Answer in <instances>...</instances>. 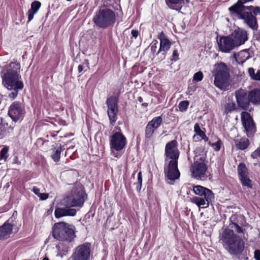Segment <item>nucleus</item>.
I'll use <instances>...</instances> for the list:
<instances>
[{
    "label": "nucleus",
    "mask_w": 260,
    "mask_h": 260,
    "mask_svg": "<svg viewBox=\"0 0 260 260\" xmlns=\"http://www.w3.org/2000/svg\"><path fill=\"white\" fill-rule=\"evenodd\" d=\"M85 196L82 186L80 184L76 185L71 192L62 200L61 204L64 207L57 208L55 210V217L59 218L63 216H75L77 211L72 207H82Z\"/></svg>",
    "instance_id": "nucleus-1"
},
{
    "label": "nucleus",
    "mask_w": 260,
    "mask_h": 260,
    "mask_svg": "<svg viewBox=\"0 0 260 260\" xmlns=\"http://www.w3.org/2000/svg\"><path fill=\"white\" fill-rule=\"evenodd\" d=\"M20 67V63L17 61L11 62L5 66L1 71L3 84L8 90H12L9 95L12 99L17 97L18 91L24 86L19 74Z\"/></svg>",
    "instance_id": "nucleus-2"
},
{
    "label": "nucleus",
    "mask_w": 260,
    "mask_h": 260,
    "mask_svg": "<svg viewBox=\"0 0 260 260\" xmlns=\"http://www.w3.org/2000/svg\"><path fill=\"white\" fill-rule=\"evenodd\" d=\"M177 146V142L174 140L168 143L165 147L164 172L166 177L169 180V183L171 184H173V181L179 179L180 175L178 169L180 152Z\"/></svg>",
    "instance_id": "nucleus-3"
},
{
    "label": "nucleus",
    "mask_w": 260,
    "mask_h": 260,
    "mask_svg": "<svg viewBox=\"0 0 260 260\" xmlns=\"http://www.w3.org/2000/svg\"><path fill=\"white\" fill-rule=\"evenodd\" d=\"M220 240L225 248L232 254L241 253L244 248V243L232 230L226 229L222 233Z\"/></svg>",
    "instance_id": "nucleus-4"
},
{
    "label": "nucleus",
    "mask_w": 260,
    "mask_h": 260,
    "mask_svg": "<svg viewBox=\"0 0 260 260\" xmlns=\"http://www.w3.org/2000/svg\"><path fill=\"white\" fill-rule=\"evenodd\" d=\"M253 6H232L229 8L230 16L238 19H242L247 25L253 30L258 28L256 17L251 12L247 10H251Z\"/></svg>",
    "instance_id": "nucleus-5"
},
{
    "label": "nucleus",
    "mask_w": 260,
    "mask_h": 260,
    "mask_svg": "<svg viewBox=\"0 0 260 260\" xmlns=\"http://www.w3.org/2000/svg\"><path fill=\"white\" fill-rule=\"evenodd\" d=\"M75 226L64 222L54 224L53 228V237L59 241L72 242L75 237Z\"/></svg>",
    "instance_id": "nucleus-6"
},
{
    "label": "nucleus",
    "mask_w": 260,
    "mask_h": 260,
    "mask_svg": "<svg viewBox=\"0 0 260 260\" xmlns=\"http://www.w3.org/2000/svg\"><path fill=\"white\" fill-rule=\"evenodd\" d=\"M229 71L227 66L222 62L216 65L214 85L221 90H225L230 84Z\"/></svg>",
    "instance_id": "nucleus-7"
},
{
    "label": "nucleus",
    "mask_w": 260,
    "mask_h": 260,
    "mask_svg": "<svg viewBox=\"0 0 260 260\" xmlns=\"http://www.w3.org/2000/svg\"><path fill=\"white\" fill-rule=\"evenodd\" d=\"M115 19V14L112 10L103 9L96 12L93 21L98 27L105 28L113 25Z\"/></svg>",
    "instance_id": "nucleus-8"
},
{
    "label": "nucleus",
    "mask_w": 260,
    "mask_h": 260,
    "mask_svg": "<svg viewBox=\"0 0 260 260\" xmlns=\"http://www.w3.org/2000/svg\"><path fill=\"white\" fill-rule=\"evenodd\" d=\"M126 145V139L120 132H114L110 138L111 153L115 157L121 156L120 152Z\"/></svg>",
    "instance_id": "nucleus-9"
},
{
    "label": "nucleus",
    "mask_w": 260,
    "mask_h": 260,
    "mask_svg": "<svg viewBox=\"0 0 260 260\" xmlns=\"http://www.w3.org/2000/svg\"><path fill=\"white\" fill-rule=\"evenodd\" d=\"M91 255V245L84 243L77 246L68 260H90Z\"/></svg>",
    "instance_id": "nucleus-10"
},
{
    "label": "nucleus",
    "mask_w": 260,
    "mask_h": 260,
    "mask_svg": "<svg viewBox=\"0 0 260 260\" xmlns=\"http://www.w3.org/2000/svg\"><path fill=\"white\" fill-rule=\"evenodd\" d=\"M196 179L205 180L207 178L206 172L208 161L206 159V153L204 150L199 155H196Z\"/></svg>",
    "instance_id": "nucleus-11"
},
{
    "label": "nucleus",
    "mask_w": 260,
    "mask_h": 260,
    "mask_svg": "<svg viewBox=\"0 0 260 260\" xmlns=\"http://www.w3.org/2000/svg\"><path fill=\"white\" fill-rule=\"evenodd\" d=\"M106 104L108 107L107 113L110 122L112 125H113L117 119L118 99L113 96H110L107 98Z\"/></svg>",
    "instance_id": "nucleus-12"
},
{
    "label": "nucleus",
    "mask_w": 260,
    "mask_h": 260,
    "mask_svg": "<svg viewBox=\"0 0 260 260\" xmlns=\"http://www.w3.org/2000/svg\"><path fill=\"white\" fill-rule=\"evenodd\" d=\"M241 119L244 131L248 137H251L255 132V126L252 117L247 112H242Z\"/></svg>",
    "instance_id": "nucleus-13"
},
{
    "label": "nucleus",
    "mask_w": 260,
    "mask_h": 260,
    "mask_svg": "<svg viewBox=\"0 0 260 260\" xmlns=\"http://www.w3.org/2000/svg\"><path fill=\"white\" fill-rule=\"evenodd\" d=\"M24 113V107L18 102H13L9 107L8 114L14 121L21 119Z\"/></svg>",
    "instance_id": "nucleus-14"
},
{
    "label": "nucleus",
    "mask_w": 260,
    "mask_h": 260,
    "mask_svg": "<svg viewBox=\"0 0 260 260\" xmlns=\"http://www.w3.org/2000/svg\"><path fill=\"white\" fill-rule=\"evenodd\" d=\"M218 45L219 50L224 53H230L237 47L230 36L221 37L218 41Z\"/></svg>",
    "instance_id": "nucleus-15"
},
{
    "label": "nucleus",
    "mask_w": 260,
    "mask_h": 260,
    "mask_svg": "<svg viewBox=\"0 0 260 260\" xmlns=\"http://www.w3.org/2000/svg\"><path fill=\"white\" fill-rule=\"evenodd\" d=\"M230 36L237 47L244 44L248 39L246 31L239 28L235 29Z\"/></svg>",
    "instance_id": "nucleus-16"
},
{
    "label": "nucleus",
    "mask_w": 260,
    "mask_h": 260,
    "mask_svg": "<svg viewBox=\"0 0 260 260\" xmlns=\"http://www.w3.org/2000/svg\"><path fill=\"white\" fill-rule=\"evenodd\" d=\"M235 96L238 105L241 108L247 109L250 103L248 94L245 90L239 89L235 92Z\"/></svg>",
    "instance_id": "nucleus-17"
},
{
    "label": "nucleus",
    "mask_w": 260,
    "mask_h": 260,
    "mask_svg": "<svg viewBox=\"0 0 260 260\" xmlns=\"http://www.w3.org/2000/svg\"><path fill=\"white\" fill-rule=\"evenodd\" d=\"M238 172L242 185L251 187V181L248 177L247 169L244 164H240L238 166Z\"/></svg>",
    "instance_id": "nucleus-18"
},
{
    "label": "nucleus",
    "mask_w": 260,
    "mask_h": 260,
    "mask_svg": "<svg viewBox=\"0 0 260 260\" xmlns=\"http://www.w3.org/2000/svg\"><path fill=\"white\" fill-rule=\"evenodd\" d=\"M13 224L6 221L0 226V240L9 238L13 233Z\"/></svg>",
    "instance_id": "nucleus-19"
},
{
    "label": "nucleus",
    "mask_w": 260,
    "mask_h": 260,
    "mask_svg": "<svg viewBox=\"0 0 260 260\" xmlns=\"http://www.w3.org/2000/svg\"><path fill=\"white\" fill-rule=\"evenodd\" d=\"M14 126L9 125L3 118H0V139L6 137L8 134L12 133Z\"/></svg>",
    "instance_id": "nucleus-20"
},
{
    "label": "nucleus",
    "mask_w": 260,
    "mask_h": 260,
    "mask_svg": "<svg viewBox=\"0 0 260 260\" xmlns=\"http://www.w3.org/2000/svg\"><path fill=\"white\" fill-rule=\"evenodd\" d=\"M196 194L204 197L207 200L213 199L214 195L211 190L201 185H196Z\"/></svg>",
    "instance_id": "nucleus-21"
},
{
    "label": "nucleus",
    "mask_w": 260,
    "mask_h": 260,
    "mask_svg": "<svg viewBox=\"0 0 260 260\" xmlns=\"http://www.w3.org/2000/svg\"><path fill=\"white\" fill-rule=\"evenodd\" d=\"M233 57L238 63L242 64L250 58V54L248 50L245 49L240 51L237 54H234Z\"/></svg>",
    "instance_id": "nucleus-22"
},
{
    "label": "nucleus",
    "mask_w": 260,
    "mask_h": 260,
    "mask_svg": "<svg viewBox=\"0 0 260 260\" xmlns=\"http://www.w3.org/2000/svg\"><path fill=\"white\" fill-rule=\"evenodd\" d=\"M41 3L39 1H35L31 4V8L27 12L28 22H30L34 18L36 14L40 9Z\"/></svg>",
    "instance_id": "nucleus-23"
},
{
    "label": "nucleus",
    "mask_w": 260,
    "mask_h": 260,
    "mask_svg": "<svg viewBox=\"0 0 260 260\" xmlns=\"http://www.w3.org/2000/svg\"><path fill=\"white\" fill-rule=\"evenodd\" d=\"M67 242V243H60L56 246L58 250V255H60L61 257H62L63 255L68 253L70 249L72 247L70 242Z\"/></svg>",
    "instance_id": "nucleus-24"
},
{
    "label": "nucleus",
    "mask_w": 260,
    "mask_h": 260,
    "mask_svg": "<svg viewBox=\"0 0 260 260\" xmlns=\"http://www.w3.org/2000/svg\"><path fill=\"white\" fill-rule=\"evenodd\" d=\"M170 46L171 42L168 39L165 37H160V47L157 54L162 52V54L165 55V53L170 49Z\"/></svg>",
    "instance_id": "nucleus-25"
},
{
    "label": "nucleus",
    "mask_w": 260,
    "mask_h": 260,
    "mask_svg": "<svg viewBox=\"0 0 260 260\" xmlns=\"http://www.w3.org/2000/svg\"><path fill=\"white\" fill-rule=\"evenodd\" d=\"M250 101L253 104H260V89L255 88L251 90L249 93Z\"/></svg>",
    "instance_id": "nucleus-26"
},
{
    "label": "nucleus",
    "mask_w": 260,
    "mask_h": 260,
    "mask_svg": "<svg viewBox=\"0 0 260 260\" xmlns=\"http://www.w3.org/2000/svg\"><path fill=\"white\" fill-rule=\"evenodd\" d=\"M165 2L169 8L178 11L181 9L184 0H165Z\"/></svg>",
    "instance_id": "nucleus-27"
},
{
    "label": "nucleus",
    "mask_w": 260,
    "mask_h": 260,
    "mask_svg": "<svg viewBox=\"0 0 260 260\" xmlns=\"http://www.w3.org/2000/svg\"><path fill=\"white\" fill-rule=\"evenodd\" d=\"M234 143L236 147L241 150L246 149L249 144V140L247 138L235 139L234 140Z\"/></svg>",
    "instance_id": "nucleus-28"
},
{
    "label": "nucleus",
    "mask_w": 260,
    "mask_h": 260,
    "mask_svg": "<svg viewBox=\"0 0 260 260\" xmlns=\"http://www.w3.org/2000/svg\"><path fill=\"white\" fill-rule=\"evenodd\" d=\"M61 151L62 148L60 146H56L52 149V153L51 156L54 161L57 162L59 160Z\"/></svg>",
    "instance_id": "nucleus-29"
},
{
    "label": "nucleus",
    "mask_w": 260,
    "mask_h": 260,
    "mask_svg": "<svg viewBox=\"0 0 260 260\" xmlns=\"http://www.w3.org/2000/svg\"><path fill=\"white\" fill-rule=\"evenodd\" d=\"M236 109V105L234 101L229 100L228 102L224 105V113L228 115Z\"/></svg>",
    "instance_id": "nucleus-30"
},
{
    "label": "nucleus",
    "mask_w": 260,
    "mask_h": 260,
    "mask_svg": "<svg viewBox=\"0 0 260 260\" xmlns=\"http://www.w3.org/2000/svg\"><path fill=\"white\" fill-rule=\"evenodd\" d=\"M212 199H210L209 200H207V199L204 197H196V205L199 207L203 208H206L208 207L210 202H211Z\"/></svg>",
    "instance_id": "nucleus-31"
},
{
    "label": "nucleus",
    "mask_w": 260,
    "mask_h": 260,
    "mask_svg": "<svg viewBox=\"0 0 260 260\" xmlns=\"http://www.w3.org/2000/svg\"><path fill=\"white\" fill-rule=\"evenodd\" d=\"M196 138L200 139V140H203L205 142L208 141V138L206 136L205 131L202 130L197 124H196Z\"/></svg>",
    "instance_id": "nucleus-32"
},
{
    "label": "nucleus",
    "mask_w": 260,
    "mask_h": 260,
    "mask_svg": "<svg viewBox=\"0 0 260 260\" xmlns=\"http://www.w3.org/2000/svg\"><path fill=\"white\" fill-rule=\"evenodd\" d=\"M162 121V118L161 116H157L154 117L148 123L151 127L154 128L155 130L159 127Z\"/></svg>",
    "instance_id": "nucleus-33"
},
{
    "label": "nucleus",
    "mask_w": 260,
    "mask_h": 260,
    "mask_svg": "<svg viewBox=\"0 0 260 260\" xmlns=\"http://www.w3.org/2000/svg\"><path fill=\"white\" fill-rule=\"evenodd\" d=\"M248 74L252 79L260 81V70H258L256 73H255L254 69L253 68H249L248 69Z\"/></svg>",
    "instance_id": "nucleus-34"
},
{
    "label": "nucleus",
    "mask_w": 260,
    "mask_h": 260,
    "mask_svg": "<svg viewBox=\"0 0 260 260\" xmlns=\"http://www.w3.org/2000/svg\"><path fill=\"white\" fill-rule=\"evenodd\" d=\"M155 129L147 124L145 128V139L149 140L152 136Z\"/></svg>",
    "instance_id": "nucleus-35"
},
{
    "label": "nucleus",
    "mask_w": 260,
    "mask_h": 260,
    "mask_svg": "<svg viewBox=\"0 0 260 260\" xmlns=\"http://www.w3.org/2000/svg\"><path fill=\"white\" fill-rule=\"evenodd\" d=\"M89 62L88 60L86 59L82 63V64H79L78 67V71L79 73H81L83 71H86L89 69Z\"/></svg>",
    "instance_id": "nucleus-36"
},
{
    "label": "nucleus",
    "mask_w": 260,
    "mask_h": 260,
    "mask_svg": "<svg viewBox=\"0 0 260 260\" xmlns=\"http://www.w3.org/2000/svg\"><path fill=\"white\" fill-rule=\"evenodd\" d=\"M9 149L7 147H4L1 150L0 152V158L1 159H3L6 161L8 157V152Z\"/></svg>",
    "instance_id": "nucleus-37"
},
{
    "label": "nucleus",
    "mask_w": 260,
    "mask_h": 260,
    "mask_svg": "<svg viewBox=\"0 0 260 260\" xmlns=\"http://www.w3.org/2000/svg\"><path fill=\"white\" fill-rule=\"evenodd\" d=\"M188 106V102L186 101H183L181 102L179 105H178V108L179 110L181 111H185Z\"/></svg>",
    "instance_id": "nucleus-38"
},
{
    "label": "nucleus",
    "mask_w": 260,
    "mask_h": 260,
    "mask_svg": "<svg viewBox=\"0 0 260 260\" xmlns=\"http://www.w3.org/2000/svg\"><path fill=\"white\" fill-rule=\"evenodd\" d=\"M230 225L231 228L235 229L237 233H241L243 232L242 228L240 227L238 224L236 223H232Z\"/></svg>",
    "instance_id": "nucleus-39"
},
{
    "label": "nucleus",
    "mask_w": 260,
    "mask_h": 260,
    "mask_svg": "<svg viewBox=\"0 0 260 260\" xmlns=\"http://www.w3.org/2000/svg\"><path fill=\"white\" fill-rule=\"evenodd\" d=\"M142 173L141 172H140L138 174V183H137V189L139 191H140L141 190V186H142Z\"/></svg>",
    "instance_id": "nucleus-40"
},
{
    "label": "nucleus",
    "mask_w": 260,
    "mask_h": 260,
    "mask_svg": "<svg viewBox=\"0 0 260 260\" xmlns=\"http://www.w3.org/2000/svg\"><path fill=\"white\" fill-rule=\"evenodd\" d=\"M209 144L213 147V148L216 151H219L220 149V145H221L220 141H218L217 142H216L215 143H212V144H211L210 142H209Z\"/></svg>",
    "instance_id": "nucleus-41"
},
{
    "label": "nucleus",
    "mask_w": 260,
    "mask_h": 260,
    "mask_svg": "<svg viewBox=\"0 0 260 260\" xmlns=\"http://www.w3.org/2000/svg\"><path fill=\"white\" fill-rule=\"evenodd\" d=\"M157 44H158V42L156 40H154L151 43V44L150 45V49H151V52L153 53H154L155 52H156V49L157 48Z\"/></svg>",
    "instance_id": "nucleus-42"
},
{
    "label": "nucleus",
    "mask_w": 260,
    "mask_h": 260,
    "mask_svg": "<svg viewBox=\"0 0 260 260\" xmlns=\"http://www.w3.org/2000/svg\"><path fill=\"white\" fill-rule=\"evenodd\" d=\"M252 0H238V1L233 6H244L243 5L244 4L251 1Z\"/></svg>",
    "instance_id": "nucleus-43"
},
{
    "label": "nucleus",
    "mask_w": 260,
    "mask_h": 260,
    "mask_svg": "<svg viewBox=\"0 0 260 260\" xmlns=\"http://www.w3.org/2000/svg\"><path fill=\"white\" fill-rule=\"evenodd\" d=\"M203 78V74L201 72H198L196 73V82L200 81Z\"/></svg>",
    "instance_id": "nucleus-44"
},
{
    "label": "nucleus",
    "mask_w": 260,
    "mask_h": 260,
    "mask_svg": "<svg viewBox=\"0 0 260 260\" xmlns=\"http://www.w3.org/2000/svg\"><path fill=\"white\" fill-rule=\"evenodd\" d=\"M250 11H252L255 15L260 14V8L259 7H253Z\"/></svg>",
    "instance_id": "nucleus-45"
},
{
    "label": "nucleus",
    "mask_w": 260,
    "mask_h": 260,
    "mask_svg": "<svg viewBox=\"0 0 260 260\" xmlns=\"http://www.w3.org/2000/svg\"><path fill=\"white\" fill-rule=\"evenodd\" d=\"M48 197H49V194L48 193H41L39 196L40 200H46L47 199H48Z\"/></svg>",
    "instance_id": "nucleus-46"
},
{
    "label": "nucleus",
    "mask_w": 260,
    "mask_h": 260,
    "mask_svg": "<svg viewBox=\"0 0 260 260\" xmlns=\"http://www.w3.org/2000/svg\"><path fill=\"white\" fill-rule=\"evenodd\" d=\"M254 257L256 260H260V250H255Z\"/></svg>",
    "instance_id": "nucleus-47"
},
{
    "label": "nucleus",
    "mask_w": 260,
    "mask_h": 260,
    "mask_svg": "<svg viewBox=\"0 0 260 260\" xmlns=\"http://www.w3.org/2000/svg\"><path fill=\"white\" fill-rule=\"evenodd\" d=\"M173 58L172 60H174L175 61L177 60L178 59V54L177 50H174L172 54Z\"/></svg>",
    "instance_id": "nucleus-48"
},
{
    "label": "nucleus",
    "mask_w": 260,
    "mask_h": 260,
    "mask_svg": "<svg viewBox=\"0 0 260 260\" xmlns=\"http://www.w3.org/2000/svg\"><path fill=\"white\" fill-rule=\"evenodd\" d=\"M32 190L38 197L39 196V194H40V193H41L40 192V189L39 188H38L37 187L34 186L32 188Z\"/></svg>",
    "instance_id": "nucleus-49"
},
{
    "label": "nucleus",
    "mask_w": 260,
    "mask_h": 260,
    "mask_svg": "<svg viewBox=\"0 0 260 260\" xmlns=\"http://www.w3.org/2000/svg\"><path fill=\"white\" fill-rule=\"evenodd\" d=\"M131 34L134 38H136L138 36L139 31L137 30L133 29L131 31Z\"/></svg>",
    "instance_id": "nucleus-50"
},
{
    "label": "nucleus",
    "mask_w": 260,
    "mask_h": 260,
    "mask_svg": "<svg viewBox=\"0 0 260 260\" xmlns=\"http://www.w3.org/2000/svg\"><path fill=\"white\" fill-rule=\"evenodd\" d=\"M190 171L192 173V176L193 177H194V174H195V167L192 165L190 168Z\"/></svg>",
    "instance_id": "nucleus-51"
},
{
    "label": "nucleus",
    "mask_w": 260,
    "mask_h": 260,
    "mask_svg": "<svg viewBox=\"0 0 260 260\" xmlns=\"http://www.w3.org/2000/svg\"><path fill=\"white\" fill-rule=\"evenodd\" d=\"M192 81H195V74L193 75V77H192Z\"/></svg>",
    "instance_id": "nucleus-52"
},
{
    "label": "nucleus",
    "mask_w": 260,
    "mask_h": 260,
    "mask_svg": "<svg viewBox=\"0 0 260 260\" xmlns=\"http://www.w3.org/2000/svg\"><path fill=\"white\" fill-rule=\"evenodd\" d=\"M192 189H193V191H194V192H195V190H196L195 186H193L192 187Z\"/></svg>",
    "instance_id": "nucleus-53"
},
{
    "label": "nucleus",
    "mask_w": 260,
    "mask_h": 260,
    "mask_svg": "<svg viewBox=\"0 0 260 260\" xmlns=\"http://www.w3.org/2000/svg\"><path fill=\"white\" fill-rule=\"evenodd\" d=\"M43 260H49V259L48 258L45 257V258H43Z\"/></svg>",
    "instance_id": "nucleus-54"
},
{
    "label": "nucleus",
    "mask_w": 260,
    "mask_h": 260,
    "mask_svg": "<svg viewBox=\"0 0 260 260\" xmlns=\"http://www.w3.org/2000/svg\"><path fill=\"white\" fill-rule=\"evenodd\" d=\"M143 105H144V106H147V104H146V103H144V104H143Z\"/></svg>",
    "instance_id": "nucleus-55"
},
{
    "label": "nucleus",
    "mask_w": 260,
    "mask_h": 260,
    "mask_svg": "<svg viewBox=\"0 0 260 260\" xmlns=\"http://www.w3.org/2000/svg\"><path fill=\"white\" fill-rule=\"evenodd\" d=\"M141 100H142V98H141V97H140V98H139V101L141 102Z\"/></svg>",
    "instance_id": "nucleus-56"
},
{
    "label": "nucleus",
    "mask_w": 260,
    "mask_h": 260,
    "mask_svg": "<svg viewBox=\"0 0 260 260\" xmlns=\"http://www.w3.org/2000/svg\"><path fill=\"white\" fill-rule=\"evenodd\" d=\"M195 137V135L193 136V138Z\"/></svg>",
    "instance_id": "nucleus-57"
},
{
    "label": "nucleus",
    "mask_w": 260,
    "mask_h": 260,
    "mask_svg": "<svg viewBox=\"0 0 260 260\" xmlns=\"http://www.w3.org/2000/svg\"><path fill=\"white\" fill-rule=\"evenodd\" d=\"M186 1H187V2H188V0H186Z\"/></svg>",
    "instance_id": "nucleus-58"
}]
</instances>
